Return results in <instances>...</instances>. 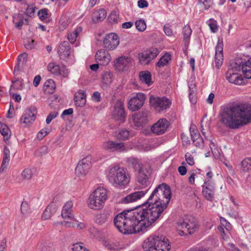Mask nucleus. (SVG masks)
<instances>
[{
  "instance_id": "f257e3e1",
  "label": "nucleus",
  "mask_w": 251,
  "mask_h": 251,
  "mask_svg": "<svg viewBox=\"0 0 251 251\" xmlns=\"http://www.w3.org/2000/svg\"><path fill=\"white\" fill-rule=\"evenodd\" d=\"M152 214L141 205L134 210L118 214L114 219V224L119 231L124 234L144 232L155 222Z\"/></svg>"
},
{
  "instance_id": "f03ea898",
  "label": "nucleus",
  "mask_w": 251,
  "mask_h": 251,
  "mask_svg": "<svg viewBox=\"0 0 251 251\" xmlns=\"http://www.w3.org/2000/svg\"><path fill=\"white\" fill-rule=\"evenodd\" d=\"M221 122L230 129H238L251 123V104H236L227 105L222 109Z\"/></svg>"
},
{
  "instance_id": "7ed1b4c3",
  "label": "nucleus",
  "mask_w": 251,
  "mask_h": 251,
  "mask_svg": "<svg viewBox=\"0 0 251 251\" xmlns=\"http://www.w3.org/2000/svg\"><path fill=\"white\" fill-rule=\"evenodd\" d=\"M172 198L170 187L165 183L159 185L151 195L141 206L151 214L152 218L156 221L163 214Z\"/></svg>"
},
{
  "instance_id": "20e7f679",
  "label": "nucleus",
  "mask_w": 251,
  "mask_h": 251,
  "mask_svg": "<svg viewBox=\"0 0 251 251\" xmlns=\"http://www.w3.org/2000/svg\"><path fill=\"white\" fill-rule=\"evenodd\" d=\"M144 251H169L170 246L168 239L162 235H152L142 243Z\"/></svg>"
},
{
  "instance_id": "39448f33",
  "label": "nucleus",
  "mask_w": 251,
  "mask_h": 251,
  "mask_svg": "<svg viewBox=\"0 0 251 251\" xmlns=\"http://www.w3.org/2000/svg\"><path fill=\"white\" fill-rule=\"evenodd\" d=\"M198 226L196 219L192 216L185 215L177 223V230L180 236L194 233Z\"/></svg>"
},
{
  "instance_id": "423d86ee",
  "label": "nucleus",
  "mask_w": 251,
  "mask_h": 251,
  "mask_svg": "<svg viewBox=\"0 0 251 251\" xmlns=\"http://www.w3.org/2000/svg\"><path fill=\"white\" fill-rule=\"evenodd\" d=\"M107 199V190L103 187H98L90 194L89 197V207L93 209H100L104 206Z\"/></svg>"
},
{
  "instance_id": "0eeeda50",
  "label": "nucleus",
  "mask_w": 251,
  "mask_h": 251,
  "mask_svg": "<svg viewBox=\"0 0 251 251\" xmlns=\"http://www.w3.org/2000/svg\"><path fill=\"white\" fill-rule=\"evenodd\" d=\"M207 178L205 179L202 185V193L203 197L209 201H213L215 195V184L212 180V174H206Z\"/></svg>"
},
{
  "instance_id": "6e6552de",
  "label": "nucleus",
  "mask_w": 251,
  "mask_h": 251,
  "mask_svg": "<svg viewBox=\"0 0 251 251\" xmlns=\"http://www.w3.org/2000/svg\"><path fill=\"white\" fill-rule=\"evenodd\" d=\"M150 103L155 110L161 112L169 108L171 105V101L165 97H155L151 96L150 98Z\"/></svg>"
},
{
  "instance_id": "1a4fd4ad",
  "label": "nucleus",
  "mask_w": 251,
  "mask_h": 251,
  "mask_svg": "<svg viewBox=\"0 0 251 251\" xmlns=\"http://www.w3.org/2000/svg\"><path fill=\"white\" fill-rule=\"evenodd\" d=\"M146 100V96L142 93H138L131 98L128 103V108L131 111H136L143 105Z\"/></svg>"
},
{
  "instance_id": "9d476101",
  "label": "nucleus",
  "mask_w": 251,
  "mask_h": 251,
  "mask_svg": "<svg viewBox=\"0 0 251 251\" xmlns=\"http://www.w3.org/2000/svg\"><path fill=\"white\" fill-rule=\"evenodd\" d=\"M129 174H109L107 178L115 186H124L129 182Z\"/></svg>"
},
{
  "instance_id": "9b49d317",
  "label": "nucleus",
  "mask_w": 251,
  "mask_h": 251,
  "mask_svg": "<svg viewBox=\"0 0 251 251\" xmlns=\"http://www.w3.org/2000/svg\"><path fill=\"white\" fill-rule=\"evenodd\" d=\"M151 113L148 110H143L132 116L134 126L137 127L142 126L148 123Z\"/></svg>"
},
{
  "instance_id": "f8f14e48",
  "label": "nucleus",
  "mask_w": 251,
  "mask_h": 251,
  "mask_svg": "<svg viewBox=\"0 0 251 251\" xmlns=\"http://www.w3.org/2000/svg\"><path fill=\"white\" fill-rule=\"evenodd\" d=\"M170 126L169 122L164 118L160 119L151 128V131L156 135L164 134Z\"/></svg>"
},
{
  "instance_id": "ddd939ff",
  "label": "nucleus",
  "mask_w": 251,
  "mask_h": 251,
  "mask_svg": "<svg viewBox=\"0 0 251 251\" xmlns=\"http://www.w3.org/2000/svg\"><path fill=\"white\" fill-rule=\"evenodd\" d=\"M112 116L115 120L119 123H123L126 120V113L123 103L118 100L114 106V109L112 112Z\"/></svg>"
},
{
  "instance_id": "4468645a",
  "label": "nucleus",
  "mask_w": 251,
  "mask_h": 251,
  "mask_svg": "<svg viewBox=\"0 0 251 251\" xmlns=\"http://www.w3.org/2000/svg\"><path fill=\"white\" fill-rule=\"evenodd\" d=\"M119 43L118 36L114 33L106 35L103 40L104 48L108 50H113L116 49Z\"/></svg>"
},
{
  "instance_id": "2eb2a0df",
  "label": "nucleus",
  "mask_w": 251,
  "mask_h": 251,
  "mask_svg": "<svg viewBox=\"0 0 251 251\" xmlns=\"http://www.w3.org/2000/svg\"><path fill=\"white\" fill-rule=\"evenodd\" d=\"M37 109L35 106H31L24 112L20 122L25 125L32 124L36 119Z\"/></svg>"
},
{
  "instance_id": "dca6fc26",
  "label": "nucleus",
  "mask_w": 251,
  "mask_h": 251,
  "mask_svg": "<svg viewBox=\"0 0 251 251\" xmlns=\"http://www.w3.org/2000/svg\"><path fill=\"white\" fill-rule=\"evenodd\" d=\"M159 52L157 49H153L152 50H145L139 54V62L143 65H146L154 59L158 55Z\"/></svg>"
},
{
  "instance_id": "f3484780",
  "label": "nucleus",
  "mask_w": 251,
  "mask_h": 251,
  "mask_svg": "<svg viewBox=\"0 0 251 251\" xmlns=\"http://www.w3.org/2000/svg\"><path fill=\"white\" fill-rule=\"evenodd\" d=\"M95 59L99 64L106 66L110 62L111 57L107 50L100 49L96 52Z\"/></svg>"
},
{
  "instance_id": "a211bd4d",
  "label": "nucleus",
  "mask_w": 251,
  "mask_h": 251,
  "mask_svg": "<svg viewBox=\"0 0 251 251\" xmlns=\"http://www.w3.org/2000/svg\"><path fill=\"white\" fill-rule=\"evenodd\" d=\"M226 75V79L230 83L237 85H242L245 83L242 76L239 75L237 72H235L233 70H228Z\"/></svg>"
},
{
  "instance_id": "6ab92c4d",
  "label": "nucleus",
  "mask_w": 251,
  "mask_h": 251,
  "mask_svg": "<svg viewBox=\"0 0 251 251\" xmlns=\"http://www.w3.org/2000/svg\"><path fill=\"white\" fill-rule=\"evenodd\" d=\"M91 156H87L79 161L75 168L76 173H85L89 171L91 167Z\"/></svg>"
},
{
  "instance_id": "aec40b11",
  "label": "nucleus",
  "mask_w": 251,
  "mask_h": 251,
  "mask_svg": "<svg viewBox=\"0 0 251 251\" xmlns=\"http://www.w3.org/2000/svg\"><path fill=\"white\" fill-rule=\"evenodd\" d=\"M73 202L71 201H67L64 205L61 215L65 220H73L74 218L73 213Z\"/></svg>"
},
{
  "instance_id": "412c9836",
  "label": "nucleus",
  "mask_w": 251,
  "mask_h": 251,
  "mask_svg": "<svg viewBox=\"0 0 251 251\" xmlns=\"http://www.w3.org/2000/svg\"><path fill=\"white\" fill-rule=\"evenodd\" d=\"M72 49L68 41H63L58 48V53L60 58H67L70 56Z\"/></svg>"
},
{
  "instance_id": "4be33fe9",
  "label": "nucleus",
  "mask_w": 251,
  "mask_h": 251,
  "mask_svg": "<svg viewBox=\"0 0 251 251\" xmlns=\"http://www.w3.org/2000/svg\"><path fill=\"white\" fill-rule=\"evenodd\" d=\"M148 190L145 191H136L127 195L123 199V202L125 203L134 202L140 199L147 193Z\"/></svg>"
},
{
  "instance_id": "5701e85b",
  "label": "nucleus",
  "mask_w": 251,
  "mask_h": 251,
  "mask_svg": "<svg viewBox=\"0 0 251 251\" xmlns=\"http://www.w3.org/2000/svg\"><path fill=\"white\" fill-rule=\"evenodd\" d=\"M151 174H137V181L142 188L149 186L151 183Z\"/></svg>"
},
{
  "instance_id": "b1692460",
  "label": "nucleus",
  "mask_w": 251,
  "mask_h": 251,
  "mask_svg": "<svg viewBox=\"0 0 251 251\" xmlns=\"http://www.w3.org/2000/svg\"><path fill=\"white\" fill-rule=\"evenodd\" d=\"M111 218L112 212L110 210H104L96 216L95 221L97 224L102 225L105 223L109 219H111Z\"/></svg>"
},
{
  "instance_id": "393cba45",
  "label": "nucleus",
  "mask_w": 251,
  "mask_h": 251,
  "mask_svg": "<svg viewBox=\"0 0 251 251\" xmlns=\"http://www.w3.org/2000/svg\"><path fill=\"white\" fill-rule=\"evenodd\" d=\"M103 147L106 150L112 151H123L125 149L124 143H116L111 141H108L103 144Z\"/></svg>"
},
{
  "instance_id": "a878e982",
  "label": "nucleus",
  "mask_w": 251,
  "mask_h": 251,
  "mask_svg": "<svg viewBox=\"0 0 251 251\" xmlns=\"http://www.w3.org/2000/svg\"><path fill=\"white\" fill-rule=\"evenodd\" d=\"M247 61L241 58H236L230 64L228 70H233L235 72H239L242 70L245 65Z\"/></svg>"
},
{
  "instance_id": "bb28decb",
  "label": "nucleus",
  "mask_w": 251,
  "mask_h": 251,
  "mask_svg": "<svg viewBox=\"0 0 251 251\" xmlns=\"http://www.w3.org/2000/svg\"><path fill=\"white\" fill-rule=\"evenodd\" d=\"M86 94L84 91L79 90L74 96V100L76 106L81 107L84 106L86 102Z\"/></svg>"
},
{
  "instance_id": "cd10ccee",
  "label": "nucleus",
  "mask_w": 251,
  "mask_h": 251,
  "mask_svg": "<svg viewBox=\"0 0 251 251\" xmlns=\"http://www.w3.org/2000/svg\"><path fill=\"white\" fill-rule=\"evenodd\" d=\"M106 17V12L103 9L95 11L92 14V19L94 23H96L103 21Z\"/></svg>"
},
{
  "instance_id": "c85d7f7f",
  "label": "nucleus",
  "mask_w": 251,
  "mask_h": 251,
  "mask_svg": "<svg viewBox=\"0 0 251 251\" xmlns=\"http://www.w3.org/2000/svg\"><path fill=\"white\" fill-rule=\"evenodd\" d=\"M127 162L129 166L134 169L135 171H137L138 173H143L144 172L138 159L134 157H129L127 159Z\"/></svg>"
},
{
  "instance_id": "c756f323",
  "label": "nucleus",
  "mask_w": 251,
  "mask_h": 251,
  "mask_svg": "<svg viewBox=\"0 0 251 251\" xmlns=\"http://www.w3.org/2000/svg\"><path fill=\"white\" fill-rule=\"evenodd\" d=\"M130 62V58L129 57L121 56L116 59L114 66L117 69H120L121 67L123 68L126 67Z\"/></svg>"
},
{
  "instance_id": "7c9ffc66",
  "label": "nucleus",
  "mask_w": 251,
  "mask_h": 251,
  "mask_svg": "<svg viewBox=\"0 0 251 251\" xmlns=\"http://www.w3.org/2000/svg\"><path fill=\"white\" fill-rule=\"evenodd\" d=\"M140 80L142 82L145 83L148 86H150L152 83L151 75L149 71H142L139 74Z\"/></svg>"
},
{
  "instance_id": "2f4dec72",
  "label": "nucleus",
  "mask_w": 251,
  "mask_h": 251,
  "mask_svg": "<svg viewBox=\"0 0 251 251\" xmlns=\"http://www.w3.org/2000/svg\"><path fill=\"white\" fill-rule=\"evenodd\" d=\"M56 207L53 203L49 204L45 210L42 216L43 220L50 219L52 215L56 212Z\"/></svg>"
},
{
  "instance_id": "473e14b6",
  "label": "nucleus",
  "mask_w": 251,
  "mask_h": 251,
  "mask_svg": "<svg viewBox=\"0 0 251 251\" xmlns=\"http://www.w3.org/2000/svg\"><path fill=\"white\" fill-rule=\"evenodd\" d=\"M56 88L55 84L53 79L47 80L43 86L44 91L49 94H52Z\"/></svg>"
},
{
  "instance_id": "72a5a7b5",
  "label": "nucleus",
  "mask_w": 251,
  "mask_h": 251,
  "mask_svg": "<svg viewBox=\"0 0 251 251\" xmlns=\"http://www.w3.org/2000/svg\"><path fill=\"white\" fill-rule=\"evenodd\" d=\"M82 31V27H77L74 31L70 32L68 34V39L71 44H74L76 40L79 33Z\"/></svg>"
},
{
  "instance_id": "f704fd0d",
  "label": "nucleus",
  "mask_w": 251,
  "mask_h": 251,
  "mask_svg": "<svg viewBox=\"0 0 251 251\" xmlns=\"http://www.w3.org/2000/svg\"><path fill=\"white\" fill-rule=\"evenodd\" d=\"M0 133L3 136L4 140H8L11 136L10 130L8 126L0 122Z\"/></svg>"
},
{
  "instance_id": "c9c22d12",
  "label": "nucleus",
  "mask_w": 251,
  "mask_h": 251,
  "mask_svg": "<svg viewBox=\"0 0 251 251\" xmlns=\"http://www.w3.org/2000/svg\"><path fill=\"white\" fill-rule=\"evenodd\" d=\"M11 82L12 84L11 85L10 90L12 89L22 90L24 87V80L22 78L15 77Z\"/></svg>"
},
{
  "instance_id": "e433bc0d",
  "label": "nucleus",
  "mask_w": 251,
  "mask_h": 251,
  "mask_svg": "<svg viewBox=\"0 0 251 251\" xmlns=\"http://www.w3.org/2000/svg\"><path fill=\"white\" fill-rule=\"evenodd\" d=\"M243 74L247 79H251V57L249 58L243 68Z\"/></svg>"
},
{
  "instance_id": "4c0bfd02",
  "label": "nucleus",
  "mask_w": 251,
  "mask_h": 251,
  "mask_svg": "<svg viewBox=\"0 0 251 251\" xmlns=\"http://www.w3.org/2000/svg\"><path fill=\"white\" fill-rule=\"evenodd\" d=\"M112 82V74L110 72H104L102 75V83L103 87H106Z\"/></svg>"
},
{
  "instance_id": "58836bf2",
  "label": "nucleus",
  "mask_w": 251,
  "mask_h": 251,
  "mask_svg": "<svg viewBox=\"0 0 251 251\" xmlns=\"http://www.w3.org/2000/svg\"><path fill=\"white\" fill-rule=\"evenodd\" d=\"M171 59V55L169 53H166L162 56L156 64L158 67H163L168 64L169 61Z\"/></svg>"
},
{
  "instance_id": "ea45409f",
  "label": "nucleus",
  "mask_w": 251,
  "mask_h": 251,
  "mask_svg": "<svg viewBox=\"0 0 251 251\" xmlns=\"http://www.w3.org/2000/svg\"><path fill=\"white\" fill-rule=\"evenodd\" d=\"M215 50L216 59H218V57L222 58L223 57V44L222 40L219 39Z\"/></svg>"
},
{
  "instance_id": "a19ab883",
  "label": "nucleus",
  "mask_w": 251,
  "mask_h": 251,
  "mask_svg": "<svg viewBox=\"0 0 251 251\" xmlns=\"http://www.w3.org/2000/svg\"><path fill=\"white\" fill-rule=\"evenodd\" d=\"M189 130L192 141L201 137L195 125L193 124L191 125L189 128Z\"/></svg>"
},
{
  "instance_id": "79ce46f5",
  "label": "nucleus",
  "mask_w": 251,
  "mask_h": 251,
  "mask_svg": "<svg viewBox=\"0 0 251 251\" xmlns=\"http://www.w3.org/2000/svg\"><path fill=\"white\" fill-rule=\"evenodd\" d=\"M206 140L209 141V147L210 148V149L211 150V151L214 155L217 156V157H219V152L218 151V150L217 149V147L216 145V144L213 142V137L210 134L209 138H208V137H206Z\"/></svg>"
},
{
  "instance_id": "37998d69",
  "label": "nucleus",
  "mask_w": 251,
  "mask_h": 251,
  "mask_svg": "<svg viewBox=\"0 0 251 251\" xmlns=\"http://www.w3.org/2000/svg\"><path fill=\"white\" fill-rule=\"evenodd\" d=\"M242 171L244 172L251 171V159L246 158L241 162Z\"/></svg>"
},
{
  "instance_id": "c03bdc74",
  "label": "nucleus",
  "mask_w": 251,
  "mask_h": 251,
  "mask_svg": "<svg viewBox=\"0 0 251 251\" xmlns=\"http://www.w3.org/2000/svg\"><path fill=\"white\" fill-rule=\"evenodd\" d=\"M60 68L58 65L54 63H50L48 65V70L51 73L55 75H59Z\"/></svg>"
},
{
  "instance_id": "a18cd8bd",
  "label": "nucleus",
  "mask_w": 251,
  "mask_h": 251,
  "mask_svg": "<svg viewBox=\"0 0 251 251\" xmlns=\"http://www.w3.org/2000/svg\"><path fill=\"white\" fill-rule=\"evenodd\" d=\"M129 131L126 129H121L117 133L116 136L117 138L122 140L127 139L129 136Z\"/></svg>"
},
{
  "instance_id": "49530a36",
  "label": "nucleus",
  "mask_w": 251,
  "mask_h": 251,
  "mask_svg": "<svg viewBox=\"0 0 251 251\" xmlns=\"http://www.w3.org/2000/svg\"><path fill=\"white\" fill-rule=\"evenodd\" d=\"M191 33L192 30L190 26L188 25H185L183 29V35L184 40L185 43H187L189 41Z\"/></svg>"
},
{
  "instance_id": "de8ad7c7",
  "label": "nucleus",
  "mask_w": 251,
  "mask_h": 251,
  "mask_svg": "<svg viewBox=\"0 0 251 251\" xmlns=\"http://www.w3.org/2000/svg\"><path fill=\"white\" fill-rule=\"evenodd\" d=\"M21 211L23 214L26 215L31 212L29 204L25 201L22 202L21 205Z\"/></svg>"
},
{
  "instance_id": "09e8293b",
  "label": "nucleus",
  "mask_w": 251,
  "mask_h": 251,
  "mask_svg": "<svg viewBox=\"0 0 251 251\" xmlns=\"http://www.w3.org/2000/svg\"><path fill=\"white\" fill-rule=\"evenodd\" d=\"M135 26L139 31H144L147 27L146 23L143 19H140L135 22Z\"/></svg>"
},
{
  "instance_id": "8fccbe9b",
  "label": "nucleus",
  "mask_w": 251,
  "mask_h": 251,
  "mask_svg": "<svg viewBox=\"0 0 251 251\" xmlns=\"http://www.w3.org/2000/svg\"><path fill=\"white\" fill-rule=\"evenodd\" d=\"M10 160V155H3V159L0 168V171L3 172L7 168Z\"/></svg>"
},
{
  "instance_id": "3c124183",
  "label": "nucleus",
  "mask_w": 251,
  "mask_h": 251,
  "mask_svg": "<svg viewBox=\"0 0 251 251\" xmlns=\"http://www.w3.org/2000/svg\"><path fill=\"white\" fill-rule=\"evenodd\" d=\"M109 173H126V170L120 165L115 164L110 168Z\"/></svg>"
},
{
  "instance_id": "603ef678",
  "label": "nucleus",
  "mask_w": 251,
  "mask_h": 251,
  "mask_svg": "<svg viewBox=\"0 0 251 251\" xmlns=\"http://www.w3.org/2000/svg\"><path fill=\"white\" fill-rule=\"evenodd\" d=\"M48 148L46 146H42L38 150H37L35 152V155L36 156H43L48 153Z\"/></svg>"
},
{
  "instance_id": "864d4df0",
  "label": "nucleus",
  "mask_w": 251,
  "mask_h": 251,
  "mask_svg": "<svg viewBox=\"0 0 251 251\" xmlns=\"http://www.w3.org/2000/svg\"><path fill=\"white\" fill-rule=\"evenodd\" d=\"M108 20L111 24L117 23L119 20V16L115 12H112L108 16Z\"/></svg>"
},
{
  "instance_id": "5fc2aeb1",
  "label": "nucleus",
  "mask_w": 251,
  "mask_h": 251,
  "mask_svg": "<svg viewBox=\"0 0 251 251\" xmlns=\"http://www.w3.org/2000/svg\"><path fill=\"white\" fill-rule=\"evenodd\" d=\"M73 251H89L85 247L82 245L81 243H75L73 245L72 248Z\"/></svg>"
},
{
  "instance_id": "6e6d98bb",
  "label": "nucleus",
  "mask_w": 251,
  "mask_h": 251,
  "mask_svg": "<svg viewBox=\"0 0 251 251\" xmlns=\"http://www.w3.org/2000/svg\"><path fill=\"white\" fill-rule=\"evenodd\" d=\"M36 45L35 42L33 39H27L25 42V46L27 50H31L35 47Z\"/></svg>"
},
{
  "instance_id": "4d7b16f0",
  "label": "nucleus",
  "mask_w": 251,
  "mask_h": 251,
  "mask_svg": "<svg viewBox=\"0 0 251 251\" xmlns=\"http://www.w3.org/2000/svg\"><path fill=\"white\" fill-rule=\"evenodd\" d=\"M104 245L105 247L109 250H116L118 249V246L113 242H111L109 241H105Z\"/></svg>"
},
{
  "instance_id": "13d9d810",
  "label": "nucleus",
  "mask_w": 251,
  "mask_h": 251,
  "mask_svg": "<svg viewBox=\"0 0 251 251\" xmlns=\"http://www.w3.org/2000/svg\"><path fill=\"white\" fill-rule=\"evenodd\" d=\"M199 2L203 4L205 9H208L213 3V0H199Z\"/></svg>"
},
{
  "instance_id": "bf43d9fd",
  "label": "nucleus",
  "mask_w": 251,
  "mask_h": 251,
  "mask_svg": "<svg viewBox=\"0 0 251 251\" xmlns=\"http://www.w3.org/2000/svg\"><path fill=\"white\" fill-rule=\"evenodd\" d=\"M59 75L62 76L63 77L68 78L69 74V70L64 66L61 67Z\"/></svg>"
},
{
  "instance_id": "052dcab7",
  "label": "nucleus",
  "mask_w": 251,
  "mask_h": 251,
  "mask_svg": "<svg viewBox=\"0 0 251 251\" xmlns=\"http://www.w3.org/2000/svg\"><path fill=\"white\" fill-rule=\"evenodd\" d=\"M38 15L39 18L42 20H45L48 17L47 9H42L40 10L38 12Z\"/></svg>"
},
{
  "instance_id": "680f3d73",
  "label": "nucleus",
  "mask_w": 251,
  "mask_h": 251,
  "mask_svg": "<svg viewBox=\"0 0 251 251\" xmlns=\"http://www.w3.org/2000/svg\"><path fill=\"white\" fill-rule=\"evenodd\" d=\"M58 115V113L55 111H53L50 113L47 116L46 119V123L47 124H49L52 119L55 118Z\"/></svg>"
},
{
  "instance_id": "e2e57ef3",
  "label": "nucleus",
  "mask_w": 251,
  "mask_h": 251,
  "mask_svg": "<svg viewBox=\"0 0 251 251\" xmlns=\"http://www.w3.org/2000/svg\"><path fill=\"white\" fill-rule=\"evenodd\" d=\"M185 160L189 165L192 166L194 164V159L191 153H190L189 152L186 153L185 154Z\"/></svg>"
},
{
  "instance_id": "0e129e2a",
  "label": "nucleus",
  "mask_w": 251,
  "mask_h": 251,
  "mask_svg": "<svg viewBox=\"0 0 251 251\" xmlns=\"http://www.w3.org/2000/svg\"><path fill=\"white\" fill-rule=\"evenodd\" d=\"M164 31L168 36H171L173 34V31L169 24H166L164 26Z\"/></svg>"
},
{
  "instance_id": "69168bd1",
  "label": "nucleus",
  "mask_w": 251,
  "mask_h": 251,
  "mask_svg": "<svg viewBox=\"0 0 251 251\" xmlns=\"http://www.w3.org/2000/svg\"><path fill=\"white\" fill-rule=\"evenodd\" d=\"M193 143L194 145L197 147L201 148L203 146L204 141L203 139L201 137L198 139L194 140Z\"/></svg>"
},
{
  "instance_id": "338daca9",
  "label": "nucleus",
  "mask_w": 251,
  "mask_h": 251,
  "mask_svg": "<svg viewBox=\"0 0 251 251\" xmlns=\"http://www.w3.org/2000/svg\"><path fill=\"white\" fill-rule=\"evenodd\" d=\"M27 54L26 53H24L19 55L18 57V62H22L23 64H24L26 62L27 60Z\"/></svg>"
},
{
  "instance_id": "774afa93",
  "label": "nucleus",
  "mask_w": 251,
  "mask_h": 251,
  "mask_svg": "<svg viewBox=\"0 0 251 251\" xmlns=\"http://www.w3.org/2000/svg\"><path fill=\"white\" fill-rule=\"evenodd\" d=\"M92 99L94 101L99 102L101 100V97H100V92L98 91H95L94 92L92 96Z\"/></svg>"
}]
</instances>
